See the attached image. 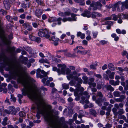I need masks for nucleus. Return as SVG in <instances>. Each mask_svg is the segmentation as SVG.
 Masks as SVG:
<instances>
[{
	"mask_svg": "<svg viewBox=\"0 0 128 128\" xmlns=\"http://www.w3.org/2000/svg\"><path fill=\"white\" fill-rule=\"evenodd\" d=\"M8 70L10 71L11 72L9 77L10 79L16 80L17 77H18L17 80L18 82L22 84L24 87L22 90V94L24 96L27 95L31 100L32 98L29 97L28 95L30 94L36 97L37 96L38 92L41 94L43 92V91L47 90V89L43 86L41 88H36L34 89L30 83L34 82L35 80L26 72L25 74V75L28 80V81H27L21 75L22 68L20 66L14 64H11L8 66Z\"/></svg>",
	"mask_w": 128,
	"mask_h": 128,
	"instance_id": "f257e3e1",
	"label": "nucleus"
},
{
	"mask_svg": "<svg viewBox=\"0 0 128 128\" xmlns=\"http://www.w3.org/2000/svg\"><path fill=\"white\" fill-rule=\"evenodd\" d=\"M38 94H37V96H32V95H28L29 97L32 98V100L34 102H36L38 104L39 100L40 102H44V106L46 110L48 111L49 116L50 117H52L53 120V123L55 124V125L58 128L60 127V126L58 124V122L59 121H63L64 120V118H62L60 119L59 120L58 119V117L55 116V115H57L58 114V112L54 110H51L52 107L50 105L46 104V103L45 100L43 99H42V96H44L46 94V93L45 91H43V92L41 94H40L38 92Z\"/></svg>",
	"mask_w": 128,
	"mask_h": 128,
	"instance_id": "f03ea898",
	"label": "nucleus"
},
{
	"mask_svg": "<svg viewBox=\"0 0 128 128\" xmlns=\"http://www.w3.org/2000/svg\"><path fill=\"white\" fill-rule=\"evenodd\" d=\"M38 104L36 102H34L37 106V108L38 111L36 115L37 118L40 119V114L43 116L46 120L48 122L50 126L52 128H57L53 123V118L50 117L48 111L45 109L44 106V102H40L38 100Z\"/></svg>",
	"mask_w": 128,
	"mask_h": 128,
	"instance_id": "7ed1b4c3",
	"label": "nucleus"
},
{
	"mask_svg": "<svg viewBox=\"0 0 128 128\" xmlns=\"http://www.w3.org/2000/svg\"><path fill=\"white\" fill-rule=\"evenodd\" d=\"M77 15L74 14H72L71 15V18L70 17H65L62 19L61 18L59 17L57 18L56 21L58 22V24L59 25H60L62 24L61 21L62 20L64 22H66L67 21L70 22L76 21L77 18L76 17Z\"/></svg>",
	"mask_w": 128,
	"mask_h": 128,
	"instance_id": "20e7f679",
	"label": "nucleus"
},
{
	"mask_svg": "<svg viewBox=\"0 0 128 128\" xmlns=\"http://www.w3.org/2000/svg\"><path fill=\"white\" fill-rule=\"evenodd\" d=\"M49 71L46 72L44 70H41L40 69H38L37 70V75L41 78H44L42 80V82L44 84H45L46 80L48 78L47 75L49 74Z\"/></svg>",
	"mask_w": 128,
	"mask_h": 128,
	"instance_id": "39448f33",
	"label": "nucleus"
},
{
	"mask_svg": "<svg viewBox=\"0 0 128 128\" xmlns=\"http://www.w3.org/2000/svg\"><path fill=\"white\" fill-rule=\"evenodd\" d=\"M90 12L87 10H85L82 14V16L84 17H86L88 18L92 17V18H95L96 17H102V15L100 13L96 12H93L91 14Z\"/></svg>",
	"mask_w": 128,
	"mask_h": 128,
	"instance_id": "423d86ee",
	"label": "nucleus"
},
{
	"mask_svg": "<svg viewBox=\"0 0 128 128\" xmlns=\"http://www.w3.org/2000/svg\"><path fill=\"white\" fill-rule=\"evenodd\" d=\"M38 36L42 37H45L48 38L52 36V34L46 29L40 30L38 33Z\"/></svg>",
	"mask_w": 128,
	"mask_h": 128,
	"instance_id": "0eeeda50",
	"label": "nucleus"
},
{
	"mask_svg": "<svg viewBox=\"0 0 128 128\" xmlns=\"http://www.w3.org/2000/svg\"><path fill=\"white\" fill-rule=\"evenodd\" d=\"M58 66L61 67V69L60 68L57 69L56 67H54L53 68V71L54 72L56 71L59 75L61 74H65V70L66 67V66L65 65H62L61 64H58Z\"/></svg>",
	"mask_w": 128,
	"mask_h": 128,
	"instance_id": "6e6552de",
	"label": "nucleus"
},
{
	"mask_svg": "<svg viewBox=\"0 0 128 128\" xmlns=\"http://www.w3.org/2000/svg\"><path fill=\"white\" fill-rule=\"evenodd\" d=\"M81 85L79 84H78L75 86L77 88L75 90H78L79 91V93L81 92L82 94V96H85L86 98L88 99L90 97V95L88 94V93L85 92L84 93H82L84 90V88L82 87H81Z\"/></svg>",
	"mask_w": 128,
	"mask_h": 128,
	"instance_id": "1a4fd4ad",
	"label": "nucleus"
},
{
	"mask_svg": "<svg viewBox=\"0 0 128 128\" xmlns=\"http://www.w3.org/2000/svg\"><path fill=\"white\" fill-rule=\"evenodd\" d=\"M90 6L93 8V10H100L102 6V4L99 2H95L93 1L90 4Z\"/></svg>",
	"mask_w": 128,
	"mask_h": 128,
	"instance_id": "9d476101",
	"label": "nucleus"
},
{
	"mask_svg": "<svg viewBox=\"0 0 128 128\" xmlns=\"http://www.w3.org/2000/svg\"><path fill=\"white\" fill-rule=\"evenodd\" d=\"M114 8L116 9L118 12H122L125 9L122 2H119L116 4L114 5Z\"/></svg>",
	"mask_w": 128,
	"mask_h": 128,
	"instance_id": "9b49d317",
	"label": "nucleus"
},
{
	"mask_svg": "<svg viewBox=\"0 0 128 128\" xmlns=\"http://www.w3.org/2000/svg\"><path fill=\"white\" fill-rule=\"evenodd\" d=\"M74 95L76 96H77L75 100L78 101L80 100V97L81 96H83L81 92L79 93V91L78 90L74 91Z\"/></svg>",
	"mask_w": 128,
	"mask_h": 128,
	"instance_id": "f8f14e48",
	"label": "nucleus"
},
{
	"mask_svg": "<svg viewBox=\"0 0 128 128\" xmlns=\"http://www.w3.org/2000/svg\"><path fill=\"white\" fill-rule=\"evenodd\" d=\"M77 74V72L76 71H74L73 72L72 74H70L69 75L67 76L68 79L70 80L71 79H76V78L75 76H76Z\"/></svg>",
	"mask_w": 128,
	"mask_h": 128,
	"instance_id": "ddd939ff",
	"label": "nucleus"
},
{
	"mask_svg": "<svg viewBox=\"0 0 128 128\" xmlns=\"http://www.w3.org/2000/svg\"><path fill=\"white\" fill-rule=\"evenodd\" d=\"M36 16L38 18H40L42 14V10L39 9H37L35 12Z\"/></svg>",
	"mask_w": 128,
	"mask_h": 128,
	"instance_id": "4468645a",
	"label": "nucleus"
},
{
	"mask_svg": "<svg viewBox=\"0 0 128 128\" xmlns=\"http://www.w3.org/2000/svg\"><path fill=\"white\" fill-rule=\"evenodd\" d=\"M8 108L11 114L15 115L16 114V112L14 106H10Z\"/></svg>",
	"mask_w": 128,
	"mask_h": 128,
	"instance_id": "2eb2a0df",
	"label": "nucleus"
},
{
	"mask_svg": "<svg viewBox=\"0 0 128 128\" xmlns=\"http://www.w3.org/2000/svg\"><path fill=\"white\" fill-rule=\"evenodd\" d=\"M110 84L114 86L118 85L120 83V81L118 80L114 82V80H110Z\"/></svg>",
	"mask_w": 128,
	"mask_h": 128,
	"instance_id": "dca6fc26",
	"label": "nucleus"
},
{
	"mask_svg": "<svg viewBox=\"0 0 128 128\" xmlns=\"http://www.w3.org/2000/svg\"><path fill=\"white\" fill-rule=\"evenodd\" d=\"M121 15L120 14H118V16L114 14L112 16V20L114 21H116L118 18H121Z\"/></svg>",
	"mask_w": 128,
	"mask_h": 128,
	"instance_id": "f3484780",
	"label": "nucleus"
},
{
	"mask_svg": "<svg viewBox=\"0 0 128 128\" xmlns=\"http://www.w3.org/2000/svg\"><path fill=\"white\" fill-rule=\"evenodd\" d=\"M4 6L6 9L8 10L10 8V4L9 1H6L4 2Z\"/></svg>",
	"mask_w": 128,
	"mask_h": 128,
	"instance_id": "a211bd4d",
	"label": "nucleus"
},
{
	"mask_svg": "<svg viewBox=\"0 0 128 128\" xmlns=\"http://www.w3.org/2000/svg\"><path fill=\"white\" fill-rule=\"evenodd\" d=\"M52 36H52V37L50 38H50H48L50 40H52L54 42H58L59 41V39L58 38H56L55 36H52V35H53V34H52Z\"/></svg>",
	"mask_w": 128,
	"mask_h": 128,
	"instance_id": "6ab92c4d",
	"label": "nucleus"
},
{
	"mask_svg": "<svg viewBox=\"0 0 128 128\" xmlns=\"http://www.w3.org/2000/svg\"><path fill=\"white\" fill-rule=\"evenodd\" d=\"M90 52V50H84V51H80V50H78L77 52V53H80L82 55H85L89 53Z\"/></svg>",
	"mask_w": 128,
	"mask_h": 128,
	"instance_id": "aec40b11",
	"label": "nucleus"
},
{
	"mask_svg": "<svg viewBox=\"0 0 128 128\" xmlns=\"http://www.w3.org/2000/svg\"><path fill=\"white\" fill-rule=\"evenodd\" d=\"M126 83L125 82H121V85L124 87V89L126 90H128V80H126Z\"/></svg>",
	"mask_w": 128,
	"mask_h": 128,
	"instance_id": "412c9836",
	"label": "nucleus"
},
{
	"mask_svg": "<svg viewBox=\"0 0 128 128\" xmlns=\"http://www.w3.org/2000/svg\"><path fill=\"white\" fill-rule=\"evenodd\" d=\"M8 89L9 90V92L10 94H12L14 91V90L12 88V85L10 84H9L8 86Z\"/></svg>",
	"mask_w": 128,
	"mask_h": 128,
	"instance_id": "4be33fe9",
	"label": "nucleus"
},
{
	"mask_svg": "<svg viewBox=\"0 0 128 128\" xmlns=\"http://www.w3.org/2000/svg\"><path fill=\"white\" fill-rule=\"evenodd\" d=\"M101 102H102L101 100V98H98L97 100L96 101V103L100 106H102V104H101Z\"/></svg>",
	"mask_w": 128,
	"mask_h": 128,
	"instance_id": "5701e85b",
	"label": "nucleus"
},
{
	"mask_svg": "<svg viewBox=\"0 0 128 128\" xmlns=\"http://www.w3.org/2000/svg\"><path fill=\"white\" fill-rule=\"evenodd\" d=\"M39 62L41 63H45L48 64H49V62H48V60L47 59H44V58H42L40 60H39Z\"/></svg>",
	"mask_w": 128,
	"mask_h": 128,
	"instance_id": "b1692460",
	"label": "nucleus"
},
{
	"mask_svg": "<svg viewBox=\"0 0 128 128\" xmlns=\"http://www.w3.org/2000/svg\"><path fill=\"white\" fill-rule=\"evenodd\" d=\"M57 18L54 17H50L48 19V21L50 22H52L56 21Z\"/></svg>",
	"mask_w": 128,
	"mask_h": 128,
	"instance_id": "393cba45",
	"label": "nucleus"
},
{
	"mask_svg": "<svg viewBox=\"0 0 128 128\" xmlns=\"http://www.w3.org/2000/svg\"><path fill=\"white\" fill-rule=\"evenodd\" d=\"M111 36L113 38H114V40L116 41H118L119 39V38L118 36H116V35L115 34H113L111 35Z\"/></svg>",
	"mask_w": 128,
	"mask_h": 128,
	"instance_id": "a878e982",
	"label": "nucleus"
},
{
	"mask_svg": "<svg viewBox=\"0 0 128 128\" xmlns=\"http://www.w3.org/2000/svg\"><path fill=\"white\" fill-rule=\"evenodd\" d=\"M95 64L94 65H91L90 66V67L91 69L96 70V67L98 65V62H95Z\"/></svg>",
	"mask_w": 128,
	"mask_h": 128,
	"instance_id": "bb28decb",
	"label": "nucleus"
},
{
	"mask_svg": "<svg viewBox=\"0 0 128 128\" xmlns=\"http://www.w3.org/2000/svg\"><path fill=\"white\" fill-rule=\"evenodd\" d=\"M8 120V118L6 117L4 118L3 120V121L2 122V124L4 126H6L7 124L6 122Z\"/></svg>",
	"mask_w": 128,
	"mask_h": 128,
	"instance_id": "cd10ccee",
	"label": "nucleus"
},
{
	"mask_svg": "<svg viewBox=\"0 0 128 128\" xmlns=\"http://www.w3.org/2000/svg\"><path fill=\"white\" fill-rule=\"evenodd\" d=\"M82 79L84 80V84H88V78L86 76H83L82 77Z\"/></svg>",
	"mask_w": 128,
	"mask_h": 128,
	"instance_id": "c85d7f7f",
	"label": "nucleus"
},
{
	"mask_svg": "<svg viewBox=\"0 0 128 128\" xmlns=\"http://www.w3.org/2000/svg\"><path fill=\"white\" fill-rule=\"evenodd\" d=\"M106 89L107 90H110V91L113 92L114 90V88L112 87L110 85H108L106 87Z\"/></svg>",
	"mask_w": 128,
	"mask_h": 128,
	"instance_id": "c756f323",
	"label": "nucleus"
},
{
	"mask_svg": "<svg viewBox=\"0 0 128 128\" xmlns=\"http://www.w3.org/2000/svg\"><path fill=\"white\" fill-rule=\"evenodd\" d=\"M114 96L115 97H119L120 95V92L118 91H116L113 93Z\"/></svg>",
	"mask_w": 128,
	"mask_h": 128,
	"instance_id": "7c9ffc66",
	"label": "nucleus"
},
{
	"mask_svg": "<svg viewBox=\"0 0 128 128\" xmlns=\"http://www.w3.org/2000/svg\"><path fill=\"white\" fill-rule=\"evenodd\" d=\"M123 6H125L126 8H128V0H126L125 2H122Z\"/></svg>",
	"mask_w": 128,
	"mask_h": 128,
	"instance_id": "2f4dec72",
	"label": "nucleus"
},
{
	"mask_svg": "<svg viewBox=\"0 0 128 128\" xmlns=\"http://www.w3.org/2000/svg\"><path fill=\"white\" fill-rule=\"evenodd\" d=\"M109 68L112 70H115V68L113 64H108Z\"/></svg>",
	"mask_w": 128,
	"mask_h": 128,
	"instance_id": "473e14b6",
	"label": "nucleus"
},
{
	"mask_svg": "<svg viewBox=\"0 0 128 128\" xmlns=\"http://www.w3.org/2000/svg\"><path fill=\"white\" fill-rule=\"evenodd\" d=\"M3 91L4 93H6L7 91V90L5 88H1V86H0V92H2Z\"/></svg>",
	"mask_w": 128,
	"mask_h": 128,
	"instance_id": "72a5a7b5",
	"label": "nucleus"
},
{
	"mask_svg": "<svg viewBox=\"0 0 128 128\" xmlns=\"http://www.w3.org/2000/svg\"><path fill=\"white\" fill-rule=\"evenodd\" d=\"M26 50L29 52L30 54H32L33 53H34L32 52L33 50L30 47H28L26 48Z\"/></svg>",
	"mask_w": 128,
	"mask_h": 128,
	"instance_id": "f704fd0d",
	"label": "nucleus"
},
{
	"mask_svg": "<svg viewBox=\"0 0 128 128\" xmlns=\"http://www.w3.org/2000/svg\"><path fill=\"white\" fill-rule=\"evenodd\" d=\"M90 113L94 116H96L97 114L96 111L95 110L93 109L91 110H90Z\"/></svg>",
	"mask_w": 128,
	"mask_h": 128,
	"instance_id": "c9c22d12",
	"label": "nucleus"
},
{
	"mask_svg": "<svg viewBox=\"0 0 128 128\" xmlns=\"http://www.w3.org/2000/svg\"><path fill=\"white\" fill-rule=\"evenodd\" d=\"M118 114H119V116H121L125 112L122 109H120L118 112Z\"/></svg>",
	"mask_w": 128,
	"mask_h": 128,
	"instance_id": "e433bc0d",
	"label": "nucleus"
},
{
	"mask_svg": "<svg viewBox=\"0 0 128 128\" xmlns=\"http://www.w3.org/2000/svg\"><path fill=\"white\" fill-rule=\"evenodd\" d=\"M4 112V110L2 108H0V116H6V114Z\"/></svg>",
	"mask_w": 128,
	"mask_h": 128,
	"instance_id": "4c0bfd02",
	"label": "nucleus"
},
{
	"mask_svg": "<svg viewBox=\"0 0 128 128\" xmlns=\"http://www.w3.org/2000/svg\"><path fill=\"white\" fill-rule=\"evenodd\" d=\"M117 109L115 108H114L112 109V111L116 116H117L118 115V112H117Z\"/></svg>",
	"mask_w": 128,
	"mask_h": 128,
	"instance_id": "58836bf2",
	"label": "nucleus"
},
{
	"mask_svg": "<svg viewBox=\"0 0 128 128\" xmlns=\"http://www.w3.org/2000/svg\"><path fill=\"white\" fill-rule=\"evenodd\" d=\"M62 86L63 88L65 89H67L69 88V86L68 84H64L62 85Z\"/></svg>",
	"mask_w": 128,
	"mask_h": 128,
	"instance_id": "ea45409f",
	"label": "nucleus"
},
{
	"mask_svg": "<svg viewBox=\"0 0 128 128\" xmlns=\"http://www.w3.org/2000/svg\"><path fill=\"white\" fill-rule=\"evenodd\" d=\"M78 3L81 6H84L85 4V2L84 0H80Z\"/></svg>",
	"mask_w": 128,
	"mask_h": 128,
	"instance_id": "a19ab883",
	"label": "nucleus"
},
{
	"mask_svg": "<svg viewBox=\"0 0 128 128\" xmlns=\"http://www.w3.org/2000/svg\"><path fill=\"white\" fill-rule=\"evenodd\" d=\"M53 79L52 78H50L49 79V80H48L46 82V85L48 86L50 84V82L53 81Z\"/></svg>",
	"mask_w": 128,
	"mask_h": 128,
	"instance_id": "79ce46f5",
	"label": "nucleus"
},
{
	"mask_svg": "<svg viewBox=\"0 0 128 128\" xmlns=\"http://www.w3.org/2000/svg\"><path fill=\"white\" fill-rule=\"evenodd\" d=\"M19 116L21 117H24L26 116V114L23 112H21L19 114Z\"/></svg>",
	"mask_w": 128,
	"mask_h": 128,
	"instance_id": "37998d69",
	"label": "nucleus"
},
{
	"mask_svg": "<svg viewBox=\"0 0 128 128\" xmlns=\"http://www.w3.org/2000/svg\"><path fill=\"white\" fill-rule=\"evenodd\" d=\"M10 99L11 101H12L14 102H15L16 101V98L13 95H11Z\"/></svg>",
	"mask_w": 128,
	"mask_h": 128,
	"instance_id": "c03bdc74",
	"label": "nucleus"
},
{
	"mask_svg": "<svg viewBox=\"0 0 128 128\" xmlns=\"http://www.w3.org/2000/svg\"><path fill=\"white\" fill-rule=\"evenodd\" d=\"M114 74L115 72H112V73H111L109 75V77L110 78L112 79L114 78Z\"/></svg>",
	"mask_w": 128,
	"mask_h": 128,
	"instance_id": "a18cd8bd",
	"label": "nucleus"
},
{
	"mask_svg": "<svg viewBox=\"0 0 128 128\" xmlns=\"http://www.w3.org/2000/svg\"><path fill=\"white\" fill-rule=\"evenodd\" d=\"M36 1L37 4L40 5L43 4V1L42 0H36Z\"/></svg>",
	"mask_w": 128,
	"mask_h": 128,
	"instance_id": "49530a36",
	"label": "nucleus"
},
{
	"mask_svg": "<svg viewBox=\"0 0 128 128\" xmlns=\"http://www.w3.org/2000/svg\"><path fill=\"white\" fill-rule=\"evenodd\" d=\"M100 42L101 44L104 45L106 44L108 42V41H107L102 40L100 41Z\"/></svg>",
	"mask_w": 128,
	"mask_h": 128,
	"instance_id": "de8ad7c7",
	"label": "nucleus"
},
{
	"mask_svg": "<svg viewBox=\"0 0 128 128\" xmlns=\"http://www.w3.org/2000/svg\"><path fill=\"white\" fill-rule=\"evenodd\" d=\"M75 79L80 84H82L83 82L82 80L80 78H76V79Z\"/></svg>",
	"mask_w": 128,
	"mask_h": 128,
	"instance_id": "09e8293b",
	"label": "nucleus"
},
{
	"mask_svg": "<svg viewBox=\"0 0 128 128\" xmlns=\"http://www.w3.org/2000/svg\"><path fill=\"white\" fill-rule=\"evenodd\" d=\"M66 68L65 70H66ZM66 71V74L68 75L70 74V73L71 71L70 69L68 68H67L66 69V70H65V72ZM66 73V72H65V74Z\"/></svg>",
	"mask_w": 128,
	"mask_h": 128,
	"instance_id": "8fccbe9b",
	"label": "nucleus"
},
{
	"mask_svg": "<svg viewBox=\"0 0 128 128\" xmlns=\"http://www.w3.org/2000/svg\"><path fill=\"white\" fill-rule=\"evenodd\" d=\"M76 123L78 124H81V123H84V121H83L82 119L80 121H79L78 120H76L75 122Z\"/></svg>",
	"mask_w": 128,
	"mask_h": 128,
	"instance_id": "3c124183",
	"label": "nucleus"
},
{
	"mask_svg": "<svg viewBox=\"0 0 128 128\" xmlns=\"http://www.w3.org/2000/svg\"><path fill=\"white\" fill-rule=\"evenodd\" d=\"M105 24L111 26L113 24V23L111 21H107L105 22Z\"/></svg>",
	"mask_w": 128,
	"mask_h": 128,
	"instance_id": "603ef678",
	"label": "nucleus"
},
{
	"mask_svg": "<svg viewBox=\"0 0 128 128\" xmlns=\"http://www.w3.org/2000/svg\"><path fill=\"white\" fill-rule=\"evenodd\" d=\"M113 106V105L111 104L106 109L107 111L111 112L112 110V108Z\"/></svg>",
	"mask_w": 128,
	"mask_h": 128,
	"instance_id": "864d4df0",
	"label": "nucleus"
},
{
	"mask_svg": "<svg viewBox=\"0 0 128 128\" xmlns=\"http://www.w3.org/2000/svg\"><path fill=\"white\" fill-rule=\"evenodd\" d=\"M93 34V36L94 38H96L98 34V32H93L92 33Z\"/></svg>",
	"mask_w": 128,
	"mask_h": 128,
	"instance_id": "5fc2aeb1",
	"label": "nucleus"
},
{
	"mask_svg": "<svg viewBox=\"0 0 128 128\" xmlns=\"http://www.w3.org/2000/svg\"><path fill=\"white\" fill-rule=\"evenodd\" d=\"M94 81V78H89V80H88V84L89 82L92 83Z\"/></svg>",
	"mask_w": 128,
	"mask_h": 128,
	"instance_id": "6e6d98bb",
	"label": "nucleus"
},
{
	"mask_svg": "<svg viewBox=\"0 0 128 128\" xmlns=\"http://www.w3.org/2000/svg\"><path fill=\"white\" fill-rule=\"evenodd\" d=\"M72 14H73L72 13ZM72 13L71 14L70 12H67L64 13V16H69L70 15L71 16V15Z\"/></svg>",
	"mask_w": 128,
	"mask_h": 128,
	"instance_id": "4d7b16f0",
	"label": "nucleus"
},
{
	"mask_svg": "<svg viewBox=\"0 0 128 128\" xmlns=\"http://www.w3.org/2000/svg\"><path fill=\"white\" fill-rule=\"evenodd\" d=\"M97 96L101 97L102 98L103 97V95L102 94V93L100 92H98Z\"/></svg>",
	"mask_w": 128,
	"mask_h": 128,
	"instance_id": "13d9d810",
	"label": "nucleus"
},
{
	"mask_svg": "<svg viewBox=\"0 0 128 128\" xmlns=\"http://www.w3.org/2000/svg\"><path fill=\"white\" fill-rule=\"evenodd\" d=\"M29 38L32 40L35 41L36 39V37L32 35H30L29 36Z\"/></svg>",
	"mask_w": 128,
	"mask_h": 128,
	"instance_id": "bf43d9fd",
	"label": "nucleus"
},
{
	"mask_svg": "<svg viewBox=\"0 0 128 128\" xmlns=\"http://www.w3.org/2000/svg\"><path fill=\"white\" fill-rule=\"evenodd\" d=\"M6 18L10 22H12V18H11L10 16H6Z\"/></svg>",
	"mask_w": 128,
	"mask_h": 128,
	"instance_id": "052dcab7",
	"label": "nucleus"
},
{
	"mask_svg": "<svg viewBox=\"0 0 128 128\" xmlns=\"http://www.w3.org/2000/svg\"><path fill=\"white\" fill-rule=\"evenodd\" d=\"M4 112L5 113V114H10V113L9 111V109L8 108V110H4Z\"/></svg>",
	"mask_w": 128,
	"mask_h": 128,
	"instance_id": "680f3d73",
	"label": "nucleus"
},
{
	"mask_svg": "<svg viewBox=\"0 0 128 128\" xmlns=\"http://www.w3.org/2000/svg\"><path fill=\"white\" fill-rule=\"evenodd\" d=\"M88 84L90 86H92L94 87H95L96 85V83L94 82L92 83L89 82Z\"/></svg>",
	"mask_w": 128,
	"mask_h": 128,
	"instance_id": "e2e57ef3",
	"label": "nucleus"
},
{
	"mask_svg": "<svg viewBox=\"0 0 128 128\" xmlns=\"http://www.w3.org/2000/svg\"><path fill=\"white\" fill-rule=\"evenodd\" d=\"M82 100L80 101V102L82 103V104H84V101L85 100L86 98L85 97L82 96L81 98Z\"/></svg>",
	"mask_w": 128,
	"mask_h": 128,
	"instance_id": "0e129e2a",
	"label": "nucleus"
},
{
	"mask_svg": "<svg viewBox=\"0 0 128 128\" xmlns=\"http://www.w3.org/2000/svg\"><path fill=\"white\" fill-rule=\"evenodd\" d=\"M122 18L123 19H127L128 18V14H124L122 15Z\"/></svg>",
	"mask_w": 128,
	"mask_h": 128,
	"instance_id": "69168bd1",
	"label": "nucleus"
},
{
	"mask_svg": "<svg viewBox=\"0 0 128 128\" xmlns=\"http://www.w3.org/2000/svg\"><path fill=\"white\" fill-rule=\"evenodd\" d=\"M35 41L37 42H41V39L40 38L38 37L36 38Z\"/></svg>",
	"mask_w": 128,
	"mask_h": 128,
	"instance_id": "338daca9",
	"label": "nucleus"
},
{
	"mask_svg": "<svg viewBox=\"0 0 128 128\" xmlns=\"http://www.w3.org/2000/svg\"><path fill=\"white\" fill-rule=\"evenodd\" d=\"M7 50L8 52L11 53L13 51V49L12 48L8 47Z\"/></svg>",
	"mask_w": 128,
	"mask_h": 128,
	"instance_id": "774afa93",
	"label": "nucleus"
}]
</instances>
